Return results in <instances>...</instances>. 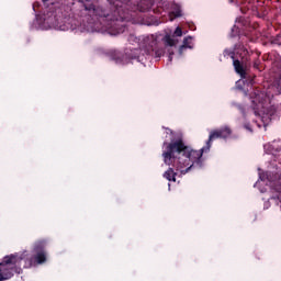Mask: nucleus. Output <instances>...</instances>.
Listing matches in <instances>:
<instances>
[{
	"instance_id": "obj_24",
	"label": "nucleus",
	"mask_w": 281,
	"mask_h": 281,
	"mask_svg": "<svg viewBox=\"0 0 281 281\" xmlns=\"http://www.w3.org/2000/svg\"><path fill=\"white\" fill-rule=\"evenodd\" d=\"M43 1V3H47V1H49V0H42Z\"/></svg>"
},
{
	"instance_id": "obj_2",
	"label": "nucleus",
	"mask_w": 281,
	"mask_h": 281,
	"mask_svg": "<svg viewBox=\"0 0 281 281\" xmlns=\"http://www.w3.org/2000/svg\"><path fill=\"white\" fill-rule=\"evenodd\" d=\"M162 151L164 164L172 166L180 175H188L194 166H203V153H209L207 143L200 150L192 149L186 145L182 137L172 139L170 143H164Z\"/></svg>"
},
{
	"instance_id": "obj_3",
	"label": "nucleus",
	"mask_w": 281,
	"mask_h": 281,
	"mask_svg": "<svg viewBox=\"0 0 281 281\" xmlns=\"http://www.w3.org/2000/svg\"><path fill=\"white\" fill-rule=\"evenodd\" d=\"M23 260V268L32 269V267H38V265L47 262V252H33L31 256L27 255V251L7 255L0 262V281L14 278V273H23V268H21Z\"/></svg>"
},
{
	"instance_id": "obj_7",
	"label": "nucleus",
	"mask_w": 281,
	"mask_h": 281,
	"mask_svg": "<svg viewBox=\"0 0 281 281\" xmlns=\"http://www.w3.org/2000/svg\"><path fill=\"white\" fill-rule=\"evenodd\" d=\"M46 245H47V241L45 240L36 241L33 248V254H45Z\"/></svg>"
},
{
	"instance_id": "obj_11",
	"label": "nucleus",
	"mask_w": 281,
	"mask_h": 281,
	"mask_svg": "<svg viewBox=\"0 0 281 281\" xmlns=\"http://www.w3.org/2000/svg\"><path fill=\"white\" fill-rule=\"evenodd\" d=\"M236 23H240L241 27H251V21L248 18L239 16L236 19Z\"/></svg>"
},
{
	"instance_id": "obj_20",
	"label": "nucleus",
	"mask_w": 281,
	"mask_h": 281,
	"mask_svg": "<svg viewBox=\"0 0 281 281\" xmlns=\"http://www.w3.org/2000/svg\"><path fill=\"white\" fill-rule=\"evenodd\" d=\"M250 27H252V30H258L260 24H258V22H254L252 24L250 23Z\"/></svg>"
},
{
	"instance_id": "obj_10",
	"label": "nucleus",
	"mask_w": 281,
	"mask_h": 281,
	"mask_svg": "<svg viewBox=\"0 0 281 281\" xmlns=\"http://www.w3.org/2000/svg\"><path fill=\"white\" fill-rule=\"evenodd\" d=\"M224 58H232V60L236 59V50L234 48H226L223 52Z\"/></svg>"
},
{
	"instance_id": "obj_5",
	"label": "nucleus",
	"mask_w": 281,
	"mask_h": 281,
	"mask_svg": "<svg viewBox=\"0 0 281 281\" xmlns=\"http://www.w3.org/2000/svg\"><path fill=\"white\" fill-rule=\"evenodd\" d=\"M229 3H235L239 8L241 14H247L249 10L256 12V3L252 0H228Z\"/></svg>"
},
{
	"instance_id": "obj_17",
	"label": "nucleus",
	"mask_w": 281,
	"mask_h": 281,
	"mask_svg": "<svg viewBox=\"0 0 281 281\" xmlns=\"http://www.w3.org/2000/svg\"><path fill=\"white\" fill-rule=\"evenodd\" d=\"M170 16H171V21H172V19H179V16H181V10L171 12Z\"/></svg>"
},
{
	"instance_id": "obj_21",
	"label": "nucleus",
	"mask_w": 281,
	"mask_h": 281,
	"mask_svg": "<svg viewBox=\"0 0 281 281\" xmlns=\"http://www.w3.org/2000/svg\"><path fill=\"white\" fill-rule=\"evenodd\" d=\"M268 58H270V60H272L273 58H276V54L268 55Z\"/></svg>"
},
{
	"instance_id": "obj_4",
	"label": "nucleus",
	"mask_w": 281,
	"mask_h": 281,
	"mask_svg": "<svg viewBox=\"0 0 281 281\" xmlns=\"http://www.w3.org/2000/svg\"><path fill=\"white\" fill-rule=\"evenodd\" d=\"M228 137H232V127L229 126H223L211 131L209 139L206 140L205 150H210V148H212V142H214V139H228Z\"/></svg>"
},
{
	"instance_id": "obj_22",
	"label": "nucleus",
	"mask_w": 281,
	"mask_h": 281,
	"mask_svg": "<svg viewBox=\"0 0 281 281\" xmlns=\"http://www.w3.org/2000/svg\"><path fill=\"white\" fill-rule=\"evenodd\" d=\"M175 55V53H170L169 54V61L172 63V56Z\"/></svg>"
},
{
	"instance_id": "obj_23",
	"label": "nucleus",
	"mask_w": 281,
	"mask_h": 281,
	"mask_svg": "<svg viewBox=\"0 0 281 281\" xmlns=\"http://www.w3.org/2000/svg\"><path fill=\"white\" fill-rule=\"evenodd\" d=\"M80 1V3H85L86 1H89V0H79Z\"/></svg>"
},
{
	"instance_id": "obj_6",
	"label": "nucleus",
	"mask_w": 281,
	"mask_h": 281,
	"mask_svg": "<svg viewBox=\"0 0 281 281\" xmlns=\"http://www.w3.org/2000/svg\"><path fill=\"white\" fill-rule=\"evenodd\" d=\"M233 66L236 74L240 75V78H247V70H245V67L243 66V63H240V60L233 59Z\"/></svg>"
},
{
	"instance_id": "obj_15",
	"label": "nucleus",
	"mask_w": 281,
	"mask_h": 281,
	"mask_svg": "<svg viewBox=\"0 0 281 281\" xmlns=\"http://www.w3.org/2000/svg\"><path fill=\"white\" fill-rule=\"evenodd\" d=\"M112 60H114L116 63V65H122V63H124V59H122V54H120V53H115L112 56Z\"/></svg>"
},
{
	"instance_id": "obj_14",
	"label": "nucleus",
	"mask_w": 281,
	"mask_h": 281,
	"mask_svg": "<svg viewBox=\"0 0 281 281\" xmlns=\"http://www.w3.org/2000/svg\"><path fill=\"white\" fill-rule=\"evenodd\" d=\"M165 43L169 45V47H175L177 45V42L175 38H171L170 35L165 36Z\"/></svg>"
},
{
	"instance_id": "obj_1",
	"label": "nucleus",
	"mask_w": 281,
	"mask_h": 281,
	"mask_svg": "<svg viewBox=\"0 0 281 281\" xmlns=\"http://www.w3.org/2000/svg\"><path fill=\"white\" fill-rule=\"evenodd\" d=\"M110 9L106 10L103 7H97L93 12L99 19H103L105 27L109 30L112 36L117 34H124L126 32V24L124 21L131 19V12L140 10V12H148L153 8V2L149 1L146 7L144 2L139 0H108Z\"/></svg>"
},
{
	"instance_id": "obj_16",
	"label": "nucleus",
	"mask_w": 281,
	"mask_h": 281,
	"mask_svg": "<svg viewBox=\"0 0 281 281\" xmlns=\"http://www.w3.org/2000/svg\"><path fill=\"white\" fill-rule=\"evenodd\" d=\"M272 45H281V35H277L271 41Z\"/></svg>"
},
{
	"instance_id": "obj_27",
	"label": "nucleus",
	"mask_w": 281,
	"mask_h": 281,
	"mask_svg": "<svg viewBox=\"0 0 281 281\" xmlns=\"http://www.w3.org/2000/svg\"><path fill=\"white\" fill-rule=\"evenodd\" d=\"M135 58H137V57H131V60H133V59H135Z\"/></svg>"
},
{
	"instance_id": "obj_19",
	"label": "nucleus",
	"mask_w": 281,
	"mask_h": 281,
	"mask_svg": "<svg viewBox=\"0 0 281 281\" xmlns=\"http://www.w3.org/2000/svg\"><path fill=\"white\" fill-rule=\"evenodd\" d=\"M244 128H246V131H249V133H254V130L251 128V125L249 123H246L244 125Z\"/></svg>"
},
{
	"instance_id": "obj_13",
	"label": "nucleus",
	"mask_w": 281,
	"mask_h": 281,
	"mask_svg": "<svg viewBox=\"0 0 281 281\" xmlns=\"http://www.w3.org/2000/svg\"><path fill=\"white\" fill-rule=\"evenodd\" d=\"M252 67H254V69H257V71H262V69H265V68L262 67V63L260 61L259 58H256V59L254 60Z\"/></svg>"
},
{
	"instance_id": "obj_8",
	"label": "nucleus",
	"mask_w": 281,
	"mask_h": 281,
	"mask_svg": "<svg viewBox=\"0 0 281 281\" xmlns=\"http://www.w3.org/2000/svg\"><path fill=\"white\" fill-rule=\"evenodd\" d=\"M162 177L167 179V181H177V172L172 167H169L167 171L164 172Z\"/></svg>"
},
{
	"instance_id": "obj_26",
	"label": "nucleus",
	"mask_w": 281,
	"mask_h": 281,
	"mask_svg": "<svg viewBox=\"0 0 281 281\" xmlns=\"http://www.w3.org/2000/svg\"><path fill=\"white\" fill-rule=\"evenodd\" d=\"M167 131H169V133H171V134H172V130H170V128H167Z\"/></svg>"
},
{
	"instance_id": "obj_12",
	"label": "nucleus",
	"mask_w": 281,
	"mask_h": 281,
	"mask_svg": "<svg viewBox=\"0 0 281 281\" xmlns=\"http://www.w3.org/2000/svg\"><path fill=\"white\" fill-rule=\"evenodd\" d=\"M240 34V27L237 25H234L231 30V38H236V36H239Z\"/></svg>"
},
{
	"instance_id": "obj_25",
	"label": "nucleus",
	"mask_w": 281,
	"mask_h": 281,
	"mask_svg": "<svg viewBox=\"0 0 281 281\" xmlns=\"http://www.w3.org/2000/svg\"><path fill=\"white\" fill-rule=\"evenodd\" d=\"M132 38H135L133 35L130 36V41H132Z\"/></svg>"
},
{
	"instance_id": "obj_9",
	"label": "nucleus",
	"mask_w": 281,
	"mask_h": 281,
	"mask_svg": "<svg viewBox=\"0 0 281 281\" xmlns=\"http://www.w3.org/2000/svg\"><path fill=\"white\" fill-rule=\"evenodd\" d=\"M190 43H192V37H184L183 44L179 47V54H183L184 49H192V45H190Z\"/></svg>"
},
{
	"instance_id": "obj_18",
	"label": "nucleus",
	"mask_w": 281,
	"mask_h": 281,
	"mask_svg": "<svg viewBox=\"0 0 281 281\" xmlns=\"http://www.w3.org/2000/svg\"><path fill=\"white\" fill-rule=\"evenodd\" d=\"M173 36H183V31L181 30V27H177L173 32Z\"/></svg>"
}]
</instances>
